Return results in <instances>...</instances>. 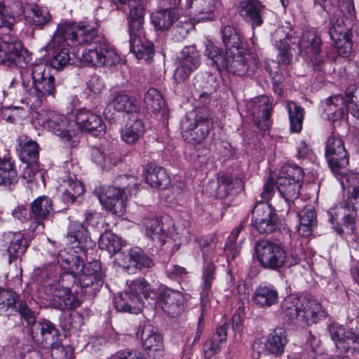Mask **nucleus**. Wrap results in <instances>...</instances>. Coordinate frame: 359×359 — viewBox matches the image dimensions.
Returning <instances> with one entry per match:
<instances>
[{"label":"nucleus","mask_w":359,"mask_h":359,"mask_svg":"<svg viewBox=\"0 0 359 359\" xmlns=\"http://www.w3.org/2000/svg\"><path fill=\"white\" fill-rule=\"evenodd\" d=\"M56 41H65L69 46L86 44L88 48L82 53L83 62L93 66H112L118 56L114 49L101 36L96 28L90 25H76L68 22L57 25Z\"/></svg>","instance_id":"f257e3e1"},{"label":"nucleus","mask_w":359,"mask_h":359,"mask_svg":"<svg viewBox=\"0 0 359 359\" xmlns=\"http://www.w3.org/2000/svg\"><path fill=\"white\" fill-rule=\"evenodd\" d=\"M22 86L40 105L46 97L55 93V77L50 72V67L43 63L32 65L21 72Z\"/></svg>","instance_id":"f03ea898"},{"label":"nucleus","mask_w":359,"mask_h":359,"mask_svg":"<svg viewBox=\"0 0 359 359\" xmlns=\"http://www.w3.org/2000/svg\"><path fill=\"white\" fill-rule=\"evenodd\" d=\"M135 178L132 176H119L116 178V186L103 187L96 190L101 204L114 215H122L126 210V191L134 185Z\"/></svg>","instance_id":"7ed1b4c3"},{"label":"nucleus","mask_w":359,"mask_h":359,"mask_svg":"<svg viewBox=\"0 0 359 359\" xmlns=\"http://www.w3.org/2000/svg\"><path fill=\"white\" fill-rule=\"evenodd\" d=\"M213 126L210 113L207 109L190 113L181 121V134L183 139L193 145L203 142Z\"/></svg>","instance_id":"20e7f679"},{"label":"nucleus","mask_w":359,"mask_h":359,"mask_svg":"<svg viewBox=\"0 0 359 359\" xmlns=\"http://www.w3.org/2000/svg\"><path fill=\"white\" fill-rule=\"evenodd\" d=\"M255 248L263 268L278 271L286 265V252L280 245L262 239L256 243Z\"/></svg>","instance_id":"39448f33"},{"label":"nucleus","mask_w":359,"mask_h":359,"mask_svg":"<svg viewBox=\"0 0 359 359\" xmlns=\"http://www.w3.org/2000/svg\"><path fill=\"white\" fill-rule=\"evenodd\" d=\"M322 43L320 36L314 29H306L298 36L299 52L303 55L304 60L316 69H319L327 58V56L321 53Z\"/></svg>","instance_id":"423d86ee"},{"label":"nucleus","mask_w":359,"mask_h":359,"mask_svg":"<svg viewBox=\"0 0 359 359\" xmlns=\"http://www.w3.org/2000/svg\"><path fill=\"white\" fill-rule=\"evenodd\" d=\"M325 157L332 172L336 175H344L347 170L349 158L343 140L332 133L325 143Z\"/></svg>","instance_id":"0eeeda50"},{"label":"nucleus","mask_w":359,"mask_h":359,"mask_svg":"<svg viewBox=\"0 0 359 359\" xmlns=\"http://www.w3.org/2000/svg\"><path fill=\"white\" fill-rule=\"evenodd\" d=\"M226 62L224 70L242 76L255 74L259 68V61L256 54L241 53L238 50L236 52L226 50Z\"/></svg>","instance_id":"6e6552de"},{"label":"nucleus","mask_w":359,"mask_h":359,"mask_svg":"<svg viewBox=\"0 0 359 359\" xmlns=\"http://www.w3.org/2000/svg\"><path fill=\"white\" fill-rule=\"evenodd\" d=\"M23 13L22 4L20 0H0V38L1 42L6 37L17 38L13 29L15 18Z\"/></svg>","instance_id":"1a4fd4ad"},{"label":"nucleus","mask_w":359,"mask_h":359,"mask_svg":"<svg viewBox=\"0 0 359 359\" xmlns=\"http://www.w3.org/2000/svg\"><path fill=\"white\" fill-rule=\"evenodd\" d=\"M55 210L52 199L47 196H40L29 205L30 228L33 231H43L44 221L53 217Z\"/></svg>","instance_id":"9d476101"},{"label":"nucleus","mask_w":359,"mask_h":359,"mask_svg":"<svg viewBox=\"0 0 359 359\" xmlns=\"http://www.w3.org/2000/svg\"><path fill=\"white\" fill-rule=\"evenodd\" d=\"M252 215V225L259 233H271L278 228V215L268 203H257Z\"/></svg>","instance_id":"9b49d317"},{"label":"nucleus","mask_w":359,"mask_h":359,"mask_svg":"<svg viewBox=\"0 0 359 359\" xmlns=\"http://www.w3.org/2000/svg\"><path fill=\"white\" fill-rule=\"evenodd\" d=\"M177 61V67L174 73V79L178 83L184 82L200 65V56L196 46H185Z\"/></svg>","instance_id":"f8f14e48"},{"label":"nucleus","mask_w":359,"mask_h":359,"mask_svg":"<svg viewBox=\"0 0 359 359\" xmlns=\"http://www.w3.org/2000/svg\"><path fill=\"white\" fill-rule=\"evenodd\" d=\"M143 224L146 229V235L154 243L156 248H161L170 237L173 223L166 219L163 221L158 218H145Z\"/></svg>","instance_id":"ddd939ff"},{"label":"nucleus","mask_w":359,"mask_h":359,"mask_svg":"<svg viewBox=\"0 0 359 359\" xmlns=\"http://www.w3.org/2000/svg\"><path fill=\"white\" fill-rule=\"evenodd\" d=\"M38 122L43 127L52 131L57 136L69 140V121L63 115L53 111H41L38 115Z\"/></svg>","instance_id":"4468645a"},{"label":"nucleus","mask_w":359,"mask_h":359,"mask_svg":"<svg viewBox=\"0 0 359 359\" xmlns=\"http://www.w3.org/2000/svg\"><path fill=\"white\" fill-rule=\"evenodd\" d=\"M75 123L78 128L95 136H102L106 133V125L102 118L86 108L76 111Z\"/></svg>","instance_id":"2eb2a0df"},{"label":"nucleus","mask_w":359,"mask_h":359,"mask_svg":"<svg viewBox=\"0 0 359 359\" xmlns=\"http://www.w3.org/2000/svg\"><path fill=\"white\" fill-rule=\"evenodd\" d=\"M238 11L242 19L254 29L264 23L265 6L258 0H243L240 2Z\"/></svg>","instance_id":"dca6fc26"},{"label":"nucleus","mask_w":359,"mask_h":359,"mask_svg":"<svg viewBox=\"0 0 359 359\" xmlns=\"http://www.w3.org/2000/svg\"><path fill=\"white\" fill-rule=\"evenodd\" d=\"M158 299L163 311L172 318L178 316L184 310L185 297L177 290L163 289Z\"/></svg>","instance_id":"f3484780"},{"label":"nucleus","mask_w":359,"mask_h":359,"mask_svg":"<svg viewBox=\"0 0 359 359\" xmlns=\"http://www.w3.org/2000/svg\"><path fill=\"white\" fill-rule=\"evenodd\" d=\"M272 105L266 96H262L254 101L251 109L255 124L259 130H269L272 121L271 120Z\"/></svg>","instance_id":"a211bd4d"},{"label":"nucleus","mask_w":359,"mask_h":359,"mask_svg":"<svg viewBox=\"0 0 359 359\" xmlns=\"http://www.w3.org/2000/svg\"><path fill=\"white\" fill-rule=\"evenodd\" d=\"M32 338L48 347L59 340V331L50 321L43 320L32 327L30 330Z\"/></svg>","instance_id":"6ab92c4d"},{"label":"nucleus","mask_w":359,"mask_h":359,"mask_svg":"<svg viewBox=\"0 0 359 359\" xmlns=\"http://www.w3.org/2000/svg\"><path fill=\"white\" fill-rule=\"evenodd\" d=\"M346 97L341 95L327 98L323 103V116L330 122H336L342 119L347 114Z\"/></svg>","instance_id":"aec40b11"},{"label":"nucleus","mask_w":359,"mask_h":359,"mask_svg":"<svg viewBox=\"0 0 359 359\" xmlns=\"http://www.w3.org/2000/svg\"><path fill=\"white\" fill-rule=\"evenodd\" d=\"M0 42V65H17L22 60V44L17 38L6 37Z\"/></svg>","instance_id":"412c9836"},{"label":"nucleus","mask_w":359,"mask_h":359,"mask_svg":"<svg viewBox=\"0 0 359 359\" xmlns=\"http://www.w3.org/2000/svg\"><path fill=\"white\" fill-rule=\"evenodd\" d=\"M50 304L59 310H68L80 306V301L72 293L67 287L55 286L51 297L49 298Z\"/></svg>","instance_id":"4be33fe9"},{"label":"nucleus","mask_w":359,"mask_h":359,"mask_svg":"<svg viewBox=\"0 0 359 359\" xmlns=\"http://www.w3.org/2000/svg\"><path fill=\"white\" fill-rule=\"evenodd\" d=\"M141 338L142 347L149 356L157 358L163 355V337L150 325L143 326Z\"/></svg>","instance_id":"5701e85b"},{"label":"nucleus","mask_w":359,"mask_h":359,"mask_svg":"<svg viewBox=\"0 0 359 359\" xmlns=\"http://www.w3.org/2000/svg\"><path fill=\"white\" fill-rule=\"evenodd\" d=\"M322 306L316 299L301 297L300 325L316 323L323 316Z\"/></svg>","instance_id":"b1692460"},{"label":"nucleus","mask_w":359,"mask_h":359,"mask_svg":"<svg viewBox=\"0 0 359 359\" xmlns=\"http://www.w3.org/2000/svg\"><path fill=\"white\" fill-rule=\"evenodd\" d=\"M144 31L130 32V49L137 59L149 61L154 55V44L142 37Z\"/></svg>","instance_id":"393cba45"},{"label":"nucleus","mask_w":359,"mask_h":359,"mask_svg":"<svg viewBox=\"0 0 359 359\" xmlns=\"http://www.w3.org/2000/svg\"><path fill=\"white\" fill-rule=\"evenodd\" d=\"M329 34L339 55L343 57L350 56L352 50V41L347 32L339 25H333L329 30Z\"/></svg>","instance_id":"a878e982"},{"label":"nucleus","mask_w":359,"mask_h":359,"mask_svg":"<svg viewBox=\"0 0 359 359\" xmlns=\"http://www.w3.org/2000/svg\"><path fill=\"white\" fill-rule=\"evenodd\" d=\"M57 33V29L54 33L51 42L48 44L50 50L52 51L51 66L55 69H60L70 64V56L69 49L67 46H69L67 43L64 41H56L55 37Z\"/></svg>","instance_id":"bb28decb"},{"label":"nucleus","mask_w":359,"mask_h":359,"mask_svg":"<svg viewBox=\"0 0 359 359\" xmlns=\"http://www.w3.org/2000/svg\"><path fill=\"white\" fill-rule=\"evenodd\" d=\"M143 299L132 294L128 290L121 292L114 298V304L118 311L138 313L143 307Z\"/></svg>","instance_id":"cd10ccee"},{"label":"nucleus","mask_w":359,"mask_h":359,"mask_svg":"<svg viewBox=\"0 0 359 359\" xmlns=\"http://www.w3.org/2000/svg\"><path fill=\"white\" fill-rule=\"evenodd\" d=\"M357 210L354 208L353 205L351 206V212H344L343 226L345 227L346 232L339 225L334 226L336 232L341 237L345 238L349 245H352V246H353V243L355 242L359 244V236L356 232L355 220Z\"/></svg>","instance_id":"c85d7f7f"},{"label":"nucleus","mask_w":359,"mask_h":359,"mask_svg":"<svg viewBox=\"0 0 359 359\" xmlns=\"http://www.w3.org/2000/svg\"><path fill=\"white\" fill-rule=\"evenodd\" d=\"M128 6L130 8L128 18V32L139 33L144 31L145 8L142 1H128Z\"/></svg>","instance_id":"c756f323"},{"label":"nucleus","mask_w":359,"mask_h":359,"mask_svg":"<svg viewBox=\"0 0 359 359\" xmlns=\"http://www.w3.org/2000/svg\"><path fill=\"white\" fill-rule=\"evenodd\" d=\"M145 126L140 118L130 119L121 130V140L128 144H135L143 137Z\"/></svg>","instance_id":"7c9ffc66"},{"label":"nucleus","mask_w":359,"mask_h":359,"mask_svg":"<svg viewBox=\"0 0 359 359\" xmlns=\"http://www.w3.org/2000/svg\"><path fill=\"white\" fill-rule=\"evenodd\" d=\"M145 180L151 187L164 189L170 184V177L166 170L152 163L146 165Z\"/></svg>","instance_id":"2f4dec72"},{"label":"nucleus","mask_w":359,"mask_h":359,"mask_svg":"<svg viewBox=\"0 0 359 359\" xmlns=\"http://www.w3.org/2000/svg\"><path fill=\"white\" fill-rule=\"evenodd\" d=\"M82 272L79 277V282L82 287H89L94 284H102L100 264L97 261L90 262L83 264Z\"/></svg>","instance_id":"473e14b6"},{"label":"nucleus","mask_w":359,"mask_h":359,"mask_svg":"<svg viewBox=\"0 0 359 359\" xmlns=\"http://www.w3.org/2000/svg\"><path fill=\"white\" fill-rule=\"evenodd\" d=\"M348 201L340 203V208L344 210V212H351V206L359 203V173H351L346 176ZM355 208V207H354Z\"/></svg>","instance_id":"72a5a7b5"},{"label":"nucleus","mask_w":359,"mask_h":359,"mask_svg":"<svg viewBox=\"0 0 359 359\" xmlns=\"http://www.w3.org/2000/svg\"><path fill=\"white\" fill-rule=\"evenodd\" d=\"M252 299L259 307H270L278 302V294L273 287L259 285L254 292Z\"/></svg>","instance_id":"f704fd0d"},{"label":"nucleus","mask_w":359,"mask_h":359,"mask_svg":"<svg viewBox=\"0 0 359 359\" xmlns=\"http://www.w3.org/2000/svg\"><path fill=\"white\" fill-rule=\"evenodd\" d=\"M18 182L15 161L10 156L0 158V185L9 187Z\"/></svg>","instance_id":"c9c22d12"},{"label":"nucleus","mask_w":359,"mask_h":359,"mask_svg":"<svg viewBox=\"0 0 359 359\" xmlns=\"http://www.w3.org/2000/svg\"><path fill=\"white\" fill-rule=\"evenodd\" d=\"M178 16L179 15L172 9L166 8L154 12L151 15V20L157 30L165 31L178 19Z\"/></svg>","instance_id":"e433bc0d"},{"label":"nucleus","mask_w":359,"mask_h":359,"mask_svg":"<svg viewBox=\"0 0 359 359\" xmlns=\"http://www.w3.org/2000/svg\"><path fill=\"white\" fill-rule=\"evenodd\" d=\"M281 309L288 320L300 325L301 297H287L282 302Z\"/></svg>","instance_id":"4c0bfd02"},{"label":"nucleus","mask_w":359,"mask_h":359,"mask_svg":"<svg viewBox=\"0 0 359 359\" xmlns=\"http://www.w3.org/2000/svg\"><path fill=\"white\" fill-rule=\"evenodd\" d=\"M266 341L268 353L280 355L283 353L287 344L285 331L282 327H277L268 336Z\"/></svg>","instance_id":"58836bf2"},{"label":"nucleus","mask_w":359,"mask_h":359,"mask_svg":"<svg viewBox=\"0 0 359 359\" xmlns=\"http://www.w3.org/2000/svg\"><path fill=\"white\" fill-rule=\"evenodd\" d=\"M9 245L7 251L9 255V262L24 254L27 248V242L21 232L9 233L7 236Z\"/></svg>","instance_id":"ea45409f"},{"label":"nucleus","mask_w":359,"mask_h":359,"mask_svg":"<svg viewBox=\"0 0 359 359\" xmlns=\"http://www.w3.org/2000/svg\"><path fill=\"white\" fill-rule=\"evenodd\" d=\"M241 180L233 178L227 175H222L217 178V183H212L211 187H215V195L217 198H225L235 189L236 185L241 184Z\"/></svg>","instance_id":"a19ab883"},{"label":"nucleus","mask_w":359,"mask_h":359,"mask_svg":"<svg viewBox=\"0 0 359 359\" xmlns=\"http://www.w3.org/2000/svg\"><path fill=\"white\" fill-rule=\"evenodd\" d=\"M276 184L278 192L286 201H293L299 198L302 184L287 179L277 178Z\"/></svg>","instance_id":"79ce46f5"},{"label":"nucleus","mask_w":359,"mask_h":359,"mask_svg":"<svg viewBox=\"0 0 359 359\" xmlns=\"http://www.w3.org/2000/svg\"><path fill=\"white\" fill-rule=\"evenodd\" d=\"M61 187L64 188L62 200L66 203H73L76 198L83 194L84 191L82 183L72 178L64 180Z\"/></svg>","instance_id":"37998d69"},{"label":"nucleus","mask_w":359,"mask_h":359,"mask_svg":"<svg viewBox=\"0 0 359 359\" xmlns=\"http://www.w3.org/2000/svg\"><path fill=\"white\" fill-rule=\"evenodd\" d=\"M245 222L242 221L231 232L225 244L224 251L226 252L227 261L233 260L240 252L241 245L237 242L239 234L245 227Z\"/></svg>","instance_id":"c03bdc74"},{"label":"nucleus","mask_w":359,"mask_h":359,"mask_svg":"<svg viewBox=\"0 0 359 359\" xmlns=\"http://www.w3.org/2000/svg\"><path fill=\"white\" fill-rule=\"evenodd\" d=\"M205 55L209 60V65L219 72L224 70V67L226 65V53L225 55L222 53V50L212 42L206 44L204 52Z\"/></svg>","instance_id":"a18cd8bd"},{"label":"nucleus","mask_w":359,"mask_h":359,"mask_svg":"<svg viewBox=\"0 0 359 359\" xmlns=\"http://www.w3.org/2000/svg\"><path fill=\"white\" fill-rule=\"evenodd\" d=\"M286 108L289 114L291 131L293 133L300 132L302 128L304 109L293 101H288Z\"/></svg>","instance_id":"49530a36"},{"label":"nucleus","mask_w":359,"mask_h":359,"mask_svg":"<svg viewBox=\"0 0 359 359\" xmlns=\"http://www.w3.org/2000/svg\"><path fill=\"white\" fill-rule=\"evenodd\" d=\"M292 33H287L286 37L284 39H280L276 43V48L278 50L277 59L278 63L283 65H290L292 62L293 54L292 53L291 46L288 43L287 40L290 41L291 43H295L296 41H292L293 39Z\"/></svg>","instance_id":"de8ad7c7"},{"label":"nucleus","mask_w":359,"mask_h":359,"mask_svg":"<svg viewBox=\"0 0 359 359\" xmlns=\"http://www.w3.org/2000/svg\"><path fill=\"white\" fill-rule=\"evenodd\" d=\"M222 38V43L226 48V50L231 51L234 48L235 51L241 48L242 41L239 32L233 26H224L220 31Z\"/></svg>","instance_id":"09e8293b"},{"label":"nucleus","mask_w":359,"mask_h":359,"mask_svg":"<svg viewBox=\"0 0 359 359\" xmlns=\"http://www.w3.org/2000/svg\"><path fill=\"white\" fill-rule=\"evenodd\" d=\"M19 147V156L22 161L25 163H38L39 147L35 141L20 142Z\"/></svg>","instance_id":"8fccbe9b"},{"label":"nucleus","mask_w":359,"mask_h":359,"mask_svg":"<svg viewBox=\"0 0 359 359\" xmlns=\"http://www.w3.org/2000/svg\"><path fill=\"white\" fill-rule=\"evenodd\" d=\"M117 111L133 113L137 111L135 100L126 93H118L113 98L109 104Z\"/></svg>","instance_id":"3c124183"},{"label":"nucleus","mask_w":359,"mask_h":359,"mask_svg":"<svg viewBox=\"0 0 359 359\" xmlns=\"http://www.w3.org/2000/svg\"><path fill=\"white\" fill-rule=\"evenodd\" d=\"M194 241L198 244L202 252L203 263L213 262L217 246V239L214 236H205L196 238Z\"/></svg>","instance_id":"603ef678"},{"label":"nucleus","mask_w":359,"mask_h":359,"mask_svg":"<svg viewBox=\"0 0 359 359\" xmlns=\"http://www.w3.org/2000/svg\"><path fill=\"white\" fill-rule=\"evenodd\" d=\"M51 20V15L46 8L34 6L30 9L27 20L36 29H42Z\"/></svg>","instance_id":"864d4df0"},{"label":"nucleus","mask_w":359,"mask_h":359,"mask_svg":"<svg viewBox=\"0 0 359 359\" xmlns=\"http://www.w3.org/2000/svg\"><path fill=\"white\" fill-rule=\"evenodd\" d=\"M128 257L129 262L136 269H148L154 265L151 258L140 248H131L128 252Z\"/></svg>","instance_id":"5fc2aeb1"},{"label":"nucleus","mask_w":359,"mask_h":359,"mask_svg":"<svg viewBox=\"0 0 359 359\" xmlns=\"http://www.w3.org/2000/svg\"><path fill=\"white\" fill-rule=\"evenodd\" d=\"M99 246L112 256L121 250L122 245L120 238L116 235L107 231L100 236Z\"/></svg>","instance_id":"6e6d98bb"},{"label":"nucleus","mask_w":359,"mask_h":359,"mask_svg":"<svg viewBox=\"0 0 359 359\" xmlns=\"http://www.w3.org/2000/svg\"><path fill=\"white\" fill-rule=\"evenodd\" d=\"M219 87V83L216 77L208 75L206 78V85L204 86L205 90L201 93L196 100L198 107H205L211 102L210 95L215 93Z\"/></svg>","instance_id":"4d7b16f0"},{"label":"nucleus","mask_w":359,"mask_h":359,"mask_svg":"<svg viewBox=\"0 0 359 359\" xmlns=\"http://www.w3.org/2000/svg\"><path fill=\"white\" fill-rule=\"evenodd\" d=\"M128 291L140 299H148L153 293L149 283L142 278L132 280L129 284Z\"/></svg>","instance_id":"13d9d810"},{"label":"nucleus","mask_w":359,"mask_h":359,"mask_svg":"<svg viewBox=\"0 0 359 359\" xmlns=\"http://www.w3.org/2000/svg\"><path fill=\"white\" fill-rule=\"evenodd\" d=\"M20 315V320L25 322L27 326L32 330L37 322L36 321L37 313L30 308L29 305L25 300L18 301L15 311Z\"/></svg>","instance_id":"bf43d9fd"},{"label":"nucleus","mask_w":359,"mask_h":359,"mask_svg":"<svg viewBox=\"0 0 359 359\" xmlns=\"http://www.w3.org/2000/svg\"><path fill=\"white\" fill-rule=\"evenodd\" d=\"M202 269V292L205 296H208L215 278L216 266L214 262H206L203 264Z\"/></svg>","instance_id":"052dcab7"},{"label":"nucleus","mask_w":359,"mask_h":359,"mask_svg":"<svg viewBox=\"0 0 359 359\" xmlns=\"http://www.w3.org/2000/svg\"><path fill=\"white\" fill-rule=\"evenodd\" d=\"M144 100L147 109L153 112L159 111L164 104L160 92L153 88L147 90Z\"/></svg>","instance_id":"680f3d73"},{"label":"nucleus","mask_w":359,"mask_h":359,"mask_svg":"<svg viewBox=\"0 0 359 359\" xmlns=\"http://www.w3.org/2000/svg\"><path fill=\"white\" fill-rule=\"evenodd\" d=\"M304 173L303 169L297 165H286L282 167L278 178L289 180L293 182L302 184Z\"/></svg>","instance_id":"e2e57ef3"},{"label":"nucleus","mask_w":359,"mask_h":359,"mask_svg":"<svg viewBox=\"0 0 359 359\" xmlns=\"http://www.w3.org/2000/svg\"><path fill=\"white\" fill-rule=\"evenodd\" d=\"M19 299L18 295L13 290H0V309L4 311H15Z\"/></svg>","instance_id":"0e129e2a"},{"label":"nucleus","mask_w":359,"mask_h":359,"mask_svg":"<svg viewBox=\"0 0 359 359\" xmlns=\"http://www.w3.org/2000/svg\"><path fill=\"white\" fill-rule=\"evenodd\" d=\"M329 332L332 339L334 341L336 347L341 350L346 348L347 333L351 331H346L345 328L337 323L330 325Z\"/></svg>","instance_id":"69168bd1"},{"label":"nucleus","mask_w":359,"mask_h":359,"mask_svg":"<svg viewBox=\"0 0 359 359\" xmlns=\"http://www.w3.org/2000/svg\"><path fill=\"white\" fill-rule=\"evenodd\" d=\"M86 232L87 226L85 223L72 221L69 226L67 238L72 243L76 241L80 243Z\"/></svg>","instance_id":"338daca9"},{"label":"nucleus","mask_w":359,"mask_h":359,"mask_svg":"<svg viewBox=\"0 0 359 359\" xmlns=\"http://www.w3.org/2000/svg\"><path fill=\"white\" fill-rule=\"evenodd\" d=\"M49 346L51 347V356L53 359H72L73 348L70 346L65 347L59 340Z\"/></svg>","instance_id":"774afa93"}]
</instances>
